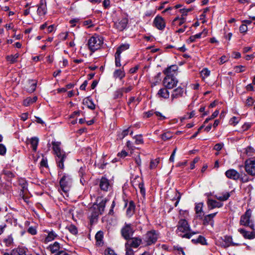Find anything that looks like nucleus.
<instances>
[{
	"mask_svg": "<svg viewBox=\"0 0 255 255\" xmlns=\"http://www.w3.org/2000/svg\"><path fill=\"white\" fill-rule=\"evenodd\" d=\"M240 31L241 33H245L248 30V27L246 24H242L239 28Z\"/></svg>",
	"mask_w": 255,
	"mask_h": 255,
	"instance_id": "69168bd1",
	"label": "nucleus"
},
{
	"mask_svg": "<svg viewBox=\"0 0 255 255\" xmlns=\"http://www.w3.org/2000/svg\"><path fill=\"white\" fill-rule=\"evenodd\" d=\"M3 243L6 247H9L13 244V238L11 235H8L3 240Z\"/></svg>",
	"mask_w": 255,
	"mask_h": 255,
	"instance_id": "7c9ffc66",
	"label": "nucleus"
},
{
	"mask_svg": "<svg viewBox=\"0 0 255 255\" xmlns=\"http://www.w3.org/2000/svg\"><path fill=\"white\" fill-rule=\"evenodd\" d=\"M28 232L32 235H35L37 234V231L35 227H30L27 230Z\"/></svg>",
	"mask_w": 255,
	"mask_h": 255,
	"instance_id": "680f3d73",
	"label": "nucleus"
},
{
	"mask_svg": "<svg viewBox=\"0 0 255 255\" xmlns=\"http://www.w3.org/2000/svg\"><path fill=\"white\" fill-rule=\"evenodd\" d=\"M104 233L101 231H98L95 235L96 245L102 246L104 244L103 242Z\"/></svg>",
	"mask_w": 255,
	"mask_h": 255,
	"instance_id": "b1692460",
	"label": "nucleus"
},
{
	"mask_svg": "<svg viewBox=\"0 0 255 255\" xmlns=\"http://www.w3.org/2000/svg\"><path fill=\"white\" fill-rule=\"evenodd\" d=\"M60 244L57 242H54L53 244H50L47 248L52 254L57 253L58 251H60Z\"/></svg>",
	"mask_w": 255,
	"mask_h": 255,
	"instance_id": "4be33fe9",
	"label": "nucleus"
},
{
	"mask_svg": "<svg viewBox=\"0 0 255 255\" xmlns=\"http://www.w3.org/2000/svg\"><path fill=\"white\" fill-rule=\"evenodd\" d=\"M225 175L228 178L237 180L240 178V173L233 169H230L226 171Z\"/></svg>",
	"mask_w": 255,
	"mask_h": 255,
	"instance_id": "dca6fc26",
	"label": "nucleus"
},
{
	"mask_svg": "<svg viewBox=\"0 0 255 255\" xmlns=\"http://www.w3.org/2000/svg\"><path fill=\"white\" fill-rule=\"evenodd\" d=\"M99 186L102 190L107 191L110 187L109 181L104 177L100 179Z\"/></svg>",
	"mask_w": 255,
	"mask_h": 255,
	"instance_id": "a211bd4d",
	"label": "nucleus"
},
{
	"mask_svg": "<svg viewBox=\"0 0 255 255\" xmlns=\"http://www.w3.org/2000/svg\"><path fill=\"white\" fill-rule=\"evenodd\" d=\"M6 151V148L5 146L1 143H0V155H4Z\"/></svg>",
	"mask_w": 255,
	"mask_h": 255,
	"instance_id": "052dcab7",
	"label": "nucleus"
},
{
	"mask_svg": "<svg viewBox=\"0 0 255 255\" xmlns=\"http://www.w3.org/2000/svg\"><path fill=\"white\" fill-rule=\"evenodd\" d=\"M102 43L101 40L98 37L92 36L88 40V46L90 50L94 52L101 46Z\"/></svg>",
	"mask_w": 255,
	"mask_h": 255,
	"instance_id": "0eeeda50",
	"label": "nucleus"
},
{
	"mask_svg": "<svg viewBox=\"0 0 255 255\" xmlns=\"http://www.w3.org/2000/svg\"><path fill=\"white\" fill-rule=\"evenodd\" d=\"M217 213L216 212L205 216L203 219V224L204 225L210 224L213 227L214 225L213 218L215 217Z\"/></svg>",
	"mask_w": 255,
	"mask_h": 255,
	"instance_id": "6ab92c4d",
	"label": "nucleus"
},
{
	"mask_svg": "<svg viewBox=\"0 0 255 255\" xmlns=\"http://www.w3.org/2000/svg\"><path fill=\"white\" fill-rule=\"evenodd\" d=\"M138 188L140 189V192L143 196L145 195V189L143 182L139 183L138 184Z\"/></svg>",
	"mask_w": 255,
	"mask_h": 255,
	"instance_id": "864d4df0",
	"label": "nucleus"
},
{
	"mask_svg": "<svg viewBox=\"0 0 255 255\" xmlns=\"http://www.w3.org/2000/svg\"><path fill=\"white\" fill-rule=\"evenodd\" d=\"M177 234L182 238L190 239L195 232H191L189 225L185 219L180 220L177 225Z\"/></svg>",
	"mask_w": 255,
	"mask_h": 255,
	"instance_id": "7ed1b4c3",
	"label": "nucleus"
},
{
	"mask_svg": "<svg viewBox=\"0 0 255 255\" xmlns=\"http://www.w3.org/2000/svg\"><path fill=\"white\" fill-rule=\"evenodd\" d=\"M192 10V8H183L180 9V11L182 13L183 15H187V13L191 11Z\"/></svg>",
	"mask_w": 255,
	"mask_h": 255,
	"instance_id": "774afa93",
	"label": "nucleus"
},
{
	"mask_svg": "<svg viewBox=\"0 0 255 255\" xmlns=\"http://www.w3.org/2000/svg\"><path fill=\"white\" fill-rule=\"evenodd\" d=\"M58 175H62L59 181L60 189L65 195H67L70 190L72 184V180L71 176L66 173L62 175V171L61 170L58 171Z\"/></svg>",
	"mask_w": 255,
	"mask_h": 255,
	"instance_id": "20e7f679",
	"label": "nucleus"
},
{
	"mask_svg": "<svg viewBox=\"0 0 255 255\" xmlns=\"http://www.w3.org/2000/svg\"><path fill=\"white\" fill-rule=\"evenodd\" d=\"M19 55L18 53H16L14 55H7L6 57V59L10 64H13L17 61V59L19 57Z\"/></svg>",
	"mask_w": 255,
	"mask_h": 255,
	"instance_id": "2f4dec72",
	"label": "nucleus"
},
{
	"mask_svg": "<svg viewBox=\"0 0 255 255\" xmlns=\"http://www.w3.org/2000/svg\"><path fill=\"white\" fill-rule=\"evenodd\" d=\"M105 255H117L113 250L110 248H108L105 250Z\"/></svg>",
	"mask_w": 255,
	"mask_h": 255,
	"instance_id": "5fc2aeb1",
	"label": "nucleus"
},
{
	"mask_svg": "<svg viewBox=\"0 0 255 255\" xmlns=\"http://www.w3.org/2000/svg\"><path fill=\"white\" fill-rule=\"evenodd\" d=\"M32 104H33V103L32 102L31 97H28L23 101V105L24 106L27 107Z\"/></svg>",
	"mask_w": 255,
	"mask_h": 255,
	"instance_id": "13d9d810",
	"label": "nucleus"
},
{
	"mask_svg": "<svg viewBox=\"0 0 255 255\" xmlns=\"http://www.w3.org/2000/svg\"><path fill=\"white\" fill-rule=\"evenodd\" d=\"M159 162V159L151 160L150 163V168L151 169L155 168L157 166Z\"/></svg>",
	"mask_w": 255,
	"mask_h": 255,
	"instance_id": "09e8293b",
	"label": "nucleus"
},
{
	"mask_svg": "<svg viewBox=\"0 0 255 255\" xmlns=\"http://www.w3.org/2000/svg\"><path fill=\"white\" fill-rule=\"evenodd\" d=\"M160 75H161V73H158L155 77H154V79H155V82L153 83H152V86H155L156 85L157 83H159V81H160Z\"/></svg>",
	"mask_w": 255,
	"mask_h": 255,
	"instance_id": "338daca9",
	"label": "nucleus"
},
{
	"mask_svg": "<svg viewBox=\"0 0 255 255\" xmlns=\"http://www.w3.org/2000/svg\"><path fill=\"white\" fill-rule=\"evenodd\" d=\"M132 89V87L129 86L127 88H122L117 90V93H120V96H123V93H128Z\"/></svg>",
	"mask_w": 255,
	"mask_h": 255,
	"instance_id": "58836bf2",
	"label": "nucleus"
},
{
	"mask_svg": "<svg viewBox=\"0 0 255 255\" xmlns=\"http://www.w3.org/2000/svg\"><path fill=\"white\" fill-rule=\"evenodd\" d=\"M230 197V194L229 192H224L221 194H218L215 195V197L221 201H225L228 199V198Z\"/></svg>",
	"mask_w": 255,
	"mask_h": 255,
	"instance_id": "c85d7f7f",
	"label": "nucleus"
},
{
	"mask_svg": "<svg viewBox=\"0 0 255 255\" xmlns=\"http://www.w3.org/2000/svg\"><path fill=\"white\" fill-rule=\"evenodd\" d=\"M97 203L89 209V218L90 219V224L92 225L96 223L98 220V216L102 214L104 211L107 200L103 199L102 197L97 198Z\"/></svg>",
	"mask_w": 255,
	"mask_h": 255,
	"instance_id": "f257e3e1",
	"label": "nucleus"
},
{
	"mask_svg": "<svg viewBox=\"0 0 255 255\" xmlns=\"http://www.w3.org/2000/svg\"><path fill=\"white\" fill-rule=\"evenodd\" d=\"M128 19L127 18H123L118 20L114 23V27L118 31H122L127 27Z\"/></svg>",
	"mask_w": 255,
	"mask_h": 255,
	"instance_id": "ddd939ff",
	"label": "nucleus"
},
{
	"mask_svg": "<svg viewBox=\"0 0 255 255\" xmlns=\"http://www.w3.org/2000/svg\"><path fill=\"white\" fill-rule=\"evenodd\" d=\"M125 72L123 68L122 69L116 70L113 73V76L115 78H119L121 80L124 77H125Z\"/></svg>",
	"mask_w": 255,
	"mask_h": 255,
	"instance_id": "c756f323",
	"label": "nucleus"
},
{
	"mask_svg": "<svg viewBox=\"0 0 255 255\" xmlns=\"http://www.w3.org/2000/svg\"><path fill=\"white\" fill-rule=\"evenodd\" d=\"M246 172L251 175L255 176V159L250 158L245 162Z\"/></svg>",
	"mask_w": 255,
	"mask_h": 255,
	"instance_id": "9d476101",
	"label": "nucleus"
},
{
	"mask_svg": "<svg viewBox=\"0 0 255 255\" xmlns=\"http://www.w3.org/2000/svg\"><path fill=\"white\" fill-rule=\"evenodd\" d=\"M134 233L133 229L130 224H126L121 230V234L124 238L127 240H130Z\"/></svg>",
	"mask_w": 255,
	"mask_h": 255,
	"instance_id": "1a4fd4ad",
	"label": "nucleus"
},
{
	"mask_svg": "<svg viewBox=\"0 0 255 255\" xmlns=\"http://www.w3.org/2000/svg\"><path fill=\"white\" fill-rule=\"evenodd\" d=\"M129 47L128 44L126 43L120 45L117 49V51L115 54L121 55V54L124 51L128 49Z\"/></svg>",
	"mask_w": 255,
	"mask_h": 255,
	"instance_id": "72a5a7b5",
	"label": "nucleus"
},
{
	"mask_svg": "<svg viewBox=\"0 0 255 255\" xmlns=\"http://www.w3.org/2000/svg\"><path fill=\"white\" fill-rule=\"evenodd\" d=\"M28 84L30 85L29 88H27V91L29 93L33 92L36 87V82L33 80H28Z\"/></svg>",
	"mask_w": 255,
	"mask_h": 255,
	"instance_id": "f704fd0d",
	"label": "nucleus"
},
{
	"mask_svg": "<svg viewBox=\"0 0 255 255\" xmlns=\"http://www.w3.org/2000/svg\"><path fill=\"white\" fill-rule=\"evenodd\" d=\"M28 143L30 144L33 151L35 152L38 144L39 139L37 137H33L27 140Z\"/></svg>",
	"mask_w": 255,
	"mask_h": 255,
	"instance_id": "393cba45",
	"label": "nucleus"
},
{
	"mask_svg": "<svg viewBox=\"0 0 255 255\" xmlns=\"http://www.w3.org/2000/svg\"><path fill=\"white\" fill-rule=\"evenodd\" d=\"M25 250L23 248H17L12 250V255H26Z\"/></svg>",
	"mask_w": 255,
	"mask_h": 255,
	"instance_id": "473e14b6",
	"label": "nucleus"
},
{
	"mask_svg": "<svg viewBox=\"0 0 255 255\" xmlns=\"http://www.w3.org/2000/svg\"><path fill=\"white\" fill-rule=\"evenodd\" d=\"M61 143L58 141H52V149L54 154L56 155V161L57 166L60 169L64 168V162L66 158V154L64 150L61 149L60 147Z\"/></svg>",
	"mask_w": 255,
	"mask_h": 255,
	"instance_id": "f03ea898",
	"label": "nucleus"
},
{
	"mask_svg": "<svg viewBox=\"0 0 255 255\" xmlns=\"http://www.w3.org/2000/svg\"><path fill=\"white\" fill-rule=\"evenodd\" d=\"M68 229L69 231L73 235H76L78 233L77 228L73 225H71L70 226H69Z\"/></svg>",
	"mask_w": 255,
	"mask_h": 255,
	"instance_id": "de8ad7c7",
	"label": "nucleus"
},
{
	"mask_svg": "<svg viewBox=\"0 0 255 255\" xmlns=\"http://www.w3.org/2000/svg\"><path fill=\"white\" fill-rule=\"evenodd\" d=\"M236 72L240 73L245 71V66L242 65L236 66L234 67Z\"/></svg>",
	"mask_w": 255,
	"mask_h": 255,
	"instance_id": "6e6d98bb",
	"label": "nucleus"
},
{
	"mask_svg": "<svg viewBox=\"0 0 255 255\" xmlns=\"http://www.w3.org/2000/svg\"><path fill=\"white\" fill-rule=\"evenodd\" d=\"M184 89L180 86L173 90L171 95V103H173L175 99L183 97Z\"/></svg>",
	"mask_w": 255,
	"mask_h": 255,
	"instance_id": "9b49d317",
	"label": "nucleus"
},
{
	"mask_svg": "<svg viewBox=\"0 0 255 255\" xmlns=\"http://www.w3.org/2000/svg\"><path fill=\"white\" fill-rule=\"evenodd\" d=\"M245 152L248 156H251L253 155V153L255 152V150L253 147L248 146L246 148Z\"/></svg>",
	"mask_w": 255,
	"mask_h": 255,
	"instance_id": "49530a36",
	"label": "nucleus"
},
{
	"mask_svg": "<svg viewBox=\"0 0 255 255\" xmlns=\"http://www.w3.org/2000/svg\"><path fill=\"white\" fill-rule=\"evenodd\" d=\"M252 211L251 210H247L245 213L240 218V224L246 227H249L254 230V224L251 219Z\"/></svg>",
	"mask_w": 255,
	"mask_h": 255,
	"instance_id": "423d86ee",
	"label": "nucleus"
},
{
	"mask_svg": "<svg viewBox=\"0 0 255 255\" xmlns=\"http://www.w3.org/2000/svg\"><path fill=\"white\" fill-rule=\"evenodd\" d=\"M178 69V67L176 65H172L166 68L163 73L165 76L175 77Z\"/></svg>",
	"mask_w": 255,
	"mask_h": 255,
	"instance_id": "4468645a",
	"label": "nucleus"
},
{
	"mask_svg": "<svg viewBox=\"0 0 255 255\" xmlns=\"http://www.w3.org/2000/svg\"><path fill=\"white\" fill-rule=\"evenodd\" d=\"M135 143L136 144H141L143 143V140L141 135H136L134 137Z\"/></svg>",
	"mask_w": 255,
	"mask_h": 255,
	"instance_id": "37998d69",
	"label": "nucleus"
},
{
	"mask_svg": "<svg viewBox=\"0 0 255 255\" xmlns=\"http://www.w3.org/2000/svg\"><path fill=\"white\" fill-rule=\"evenodd\" d=\"M181 194L178 191H176L175 192V196L173 198L172 200H175L176 202L174 203V206L177 207L181 198Z\"/></svg>",
	"mask_w": 255,
	"mask_h": 255,
	"instance_id": "4c0bfd02",
	"label": "nucleus"
},
{
	"mask_svg": "<svg viewBox=\"0 0 255 255\" xmlns=\"http://www.w3.org/2000/svg\"><path fill=\"white\" fill-rule=\"evenodd\" d=\"M135 205L132 201L129 202L128 207L127 209V215L128 217H131L134 213Z\"/></svg>",
	"mask_w": 255,
	"mask_h": 255,
	"instance_id": "bb28decb",
	"label": "nucleus"
},
{
	"mask_svg": "<svg viewBox=\"0 0 255 255\" xmlns=\"http://www.w3.org/2000/svg\"><path fill=\"white\" fill-rule=\"evenodd\" d=\"M153 24L157 29L160 30H163L166 26L164 19L160 16H156L154 18Z\"/></svg>",
	"mask_w": 255,
	"mask_h": 255,
	"instance_id": "f8f14e48",
	"label": "nucleus"
},
{
	"mask_svg": "<svg viewBox=\"0 0 255 255\" xmlns=\"http://www.w3.org/2000/svg\"><path fill=\"white\" fill-rule=\"evenodd\" d=\"M84 103L88 106V108L91 110H94L95 109V105L93 101L89 99L85 100Z\"/></svg>",
	"mask_w": 255,
	"mask_h": 255,
	"instance_id": "a19ab883",
	"label": "nucleus"
},
{
	"mask_svg": "<svg viewBox=\"0 0 255 255\" xmlns=\"http://www.w3.org/2000/svg\"><path fill=\"white\" fill-rule=\"evenodd\" d=\"M224 242H225L226 247H228L231 246L232 243V238L230 236L225 237Z\"/></svg>",
	"mask_w": 255,
	"mask_h": 255,
	"instance_id": "8fccbe9b",
	"label": "nucleus"
},
{
	"mask_svg": "<svg viewBox=\"0 0 255 255\" xmlns=\"http://www.w3.org/2000/svg\"><path fill=\"white\" fill-rule=\"evenodd\" d=\"M126 247V255H134V252L132 249L129 247Z\"/></svg>",
	"mask_w": 255,
	"mask_h": 255,
	"instance_id": "e2e57ef3",
	"label": "nucleus"
},
{
	"mask_svg": "<svg viewBox=\"0 0 255 255\" xmlns=\"http://www.w3.org/2000/svg\"><path fill=\"white\" fill-rule=\"evenodd\" d=\"M252 124L250 123H245L242 127V129L243 131H246L248 130L251 127Z\"/></svg>",
	"mask_w": 255,
	"mask_h": 255,
	"instance_id": "4d7b16f0",
	"label": "nucleus"
},
{
	"mask_svg": "<svg viewBox=\"0 0 255 255\" xmlns=\"http://www.w3.org/2000/svg\"><path fill=\"white\" fill-rule=\"evenodd\" d=\"M115 65L116 67H121V55L115 54Z\"/></svg>",
	"mask_w": 255,
	"mask_h": 255,
	"instance_id": "a18cd8bd",
	"label": "nucleus"
},
{
	"mask_svg": "<svg viewBox=\"0 0 255 255\" xmlns=\"http://www.w3.org/2000/svg\"><path fill=\"white\" fill-rule=\"evenodd\" d=\"M125 244V247H129V248H137L141 243L142 240L138 238H131Z\"/></svg>",
	"mask_w": 255,
	"mask_h": 255,
	"instance_id": "2eb2a0df",
	"label": "nucleus"
},
{
	"mask_svg": "<svg viewBox=\"0 0 255 255\" xmlns=\"http://www.w3.org/2000/svg\"><path fill=\"white\" fill-rule=\"evenodd\" d=\"M203 203L202 202H200L199 203L196 204L195 210L196 211V214H197L198 217L201 219L202 218L204 214L203 212Z\"/></svg>",
	"mask_w": 255,
	"mask_h": 255,
	"instance_id": "a878e982",
	"label": "nucleus"
},
{
	"mask_svg": "<svg viewBox=\"0 0 255 255\" xmlns=\"http://www.w3.org/2000/svg\"><path fill=\"white\" fill-rule=\"evenodd\" d=\"M178 82L175 77L165 76L163 80L164 86L168 89H171L175 87Z\"/></svg>",
	"mask_w": 255,
	"mask_h": 255,
	"instance_id": "6e6552de",
	"label": "nucleus"
},
{
	"mask_svg": "<svg viewBox=\"0 0 255 255\" xmlns=\"http://www.w3.org/2000/svg\"><path fill=\"white\" fill-rule=\"evenodd\" d=\"M167 89L165 87L160 89L157 93L158 97L165 99H168L170 96V93Z\"/></svg>",
	"mask_w": 255,
	"mask_h": 255,
	"instance_id": "5701e85b",
	"label": "nucleus"
},
{
	"mask_svg": "<svg viewBox=\"0 0 255 255\" xmlns=\"http://www.w3.org/2000/svg\"><path fill=\"white\" fill-rule=\"evenodd\" d=\"M219 114V111L218 110H216L215 111L213 114L212 115H211V116L210 117V118H207L204 124H205L206 123H207L209 121L214 119L215 118H216Z\"/></svg>",
	"mask_w": 255,
	"mask_h": 255,
	"instance_id": "c03bdc74",
	"label": "nucleus"
},
{
	"mask_svg": "<svg viewBox=\"0 0 255 255\" xmlns=\"http://www.w3.org/2000/svg\"><path fill=\"white\" fill-rule=\"evenodd\" d=\"M192 242L194 243H200L202 245L207 244L205 238L202 236H199L196 239H192Z\"/></svg>",
	"mask_w": 255,
	"mask_h": 255,
	"instance_id": "c9c22d12",
	"label": "nucleus"
},
{
	"mask_svg": "<svg viewBox=\"0 0 255 255\" xmlns=\"http://www.w3.org/2000/svg\"><path fill=\"white\" fill-rule=\"evenodd\" d=\"M239 120H238V118L236 117H234L233 118H232L229 122H230V124L231 125H234V126H235L237 124H238L239 123Z\"/></svg>",
	"mask_w": 255,
	"mask_h": 255,
	"instance_id": "bf43d9fd",
	"label": "nucleus"
},
{
	"mask_svg": "<svg viewBox=\"0 0 255 255\" xmlns=\"http://www.w3.org/2000/svg\"><path fill=\"white\" fill-rule=\"evenodd\" d=\"M185 21V19L184 18H179L178 17H176L173 20V25H181Z\"/></svg>",
	"mask_w": 255,
	"mask_h": 255,
	"instance_id": "79ce46f5",
	"label": "nucleus"
},
{
	"mask_svg": "<svg viewBox=\"0 0 255 255\" xmlns=\"http://www.w3.org/2000/svg\"><path fill=\"white\" fill-rule=\"evenodd\" d=\"M255 100L251 97L247 98L246 102V106L248 107L252 106L255 103Z\"/></svg>",
	"mask_w": 255,
	"mask_h": 255,
	"instance_id": "603ef678",
	"label": "nucleus"
},
{
	"mask_svg": "<svg viewBox=\"0 0 255 255\" xmlns=\"http://www.w3.org/2000/svg\"><path fill=\"white\" fill-rule=\"evenodd\" d=\"M158 234L157 231L152 230L147 232L142 237L143 243L145 246H149L154 244L157 241Z\"/></svg>",
	"mask_w": 255,
	"mask_h": 255,
	"instance_id": "39448f33",
	"label": "nucleus"
},
{
	"mask_svg": "<svg viewBox=\"0 0 255 255\" xmlns=\"http://www.w3.org/2000/svg\"><path fill=\"white\" fill-rule=\"evenodd\" d=\"M57 236V235L53 231L48 232L47 237L45 238L44 242L47 243L54 240Z\"/></svg>",
	"mask_w": 255,
	"mask_h": 255,
	"instance_id": "cd10ccee",
	"label": "nucleus"
},
{
	"mask_svg": "<svg viewBox=\"0 0 255 255\" xmlns=\"http://www.w3.org/2000/svg\"><path fill=\"white\" fill-rule=\"evenodd\" d=\"M238 232H240L245 239H253L255 238V233H250L243 229H239Z\"/></svg>",
	"mask_w": 255,
	"mask_h": 255,
	"instance_id": "412c9836",
	"label": "nucleus"
},
{
	"mask_svg": "<svg viewBox=\"0 0 255 255\" xmlns=\"http://www.w3.org/2000/svg\"><path fill=\"white\" fill-rule=\"evenodd\" d=\"M210 71L208 70L207 69H204L202 70L201 74V75L204 77H207L210 75Z\"/></svg>",
	"mask_w": 255,
	"mask_h": 255,
	"instance_id": "0e129e2a",
	"label": "nucleus"
},
{
	"mask_svg": "<svg viewBox=\"0 0 255 255\" xmlns=\"http://www.w3.org/2000/svg\"><path fill=\"white\" fill-rule=\"evenodd\" d=\"M202 33H199L194 35H192L190 37L189 40L190 42H195L196 39L200 38L201 36Z\"/></svg>",
	"mask_w": 255,
	"mask_h": 255,
	"instance_id": "3c124183",
	"label": "nucleus"
},
{
	"mask_svg": "<svg viewBox=\"0 0 255 255\" xmlns=\"http://www.w3.org/2000/svg\"><path fill=\"white\" fill-rule=\"evenodd\" d=\"M46 0H40L37 10V14L40 16L46 14Z\"/></svg>",
	"mask_w": 255,
	"mask_h": 255,
	"instance_id": "f3484780",
	"label": "nucleus"
},
{
	"mask_svg": "<svg viewBox=\"0 0 255 255\" xmlns=\"http://www.w3.org/2000/svg\"><path fill=\"white\" fill-rule=\"evenodd\" d=\"M160 136L163 140L166 141L170 139L172 137V134L170 132H166L162 134Z\"/></svg>",
	"mask_w": 255,
	"mask_h": 255,
	"instance_id": "ea45409f",
	"label": "nucleus"
},
{
	"mask_svg": "<svg viewBox=\"0 0 255 255\" xmlns=\"http://www.w3.org/2000/svg\"><path fill=\"white\" fill-rule=\"evenodd\" d=\"M129 132V128L123 130L122 132H120L118 134V139H123L124 137L128 135Z\"/></svg>",
	"mask_w": 255,
	"mask_h": 255,
	"instance_id": "e433bc0d",
	"label": "nucleus"
},
{
	"mask_svg": "<svg viewBox=\"0 0 255 255\" xmlns=\"http://www.w3.org/2000/svg\"><path fill=\"white\" fill-rule=\"evenodd\" d=\"M223 203L217 202L215 200L208 199L207 201V205L209 210H212L215 208H220L223 206Z\"/></svg>",
	"mask_w": 255,
	"mask_h": 255,
	"instance_id": "aec40b11",
	"label": "nucleus"
}]
</instances>
